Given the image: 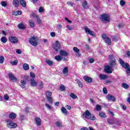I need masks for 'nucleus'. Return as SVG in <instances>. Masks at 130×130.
Returning <instances> with one entry per match:
<instances>
[{"instance_id":"obj_64","label":"nucleus","mask_w":130,"mask_h":130,"mask_svg":"<svg viewBox=\"0 0 130 130\" xmlns=\"http://www.w3.org/2000/svg\"><path fill=\"white\" fill-rule=\"evenodd\" d=\"M80 130H89V129L87 127H83L81 128Z\"/></svg>"},{"instance_id":"obj_20","label":"nucleus","mask_w":130,"mask_h":130,"mask_svg":"<svg viewBox=\"0 0 130 130\" xmlns=\"http://www.w3.org/2000/svg\"><path fill=\"white\" fill-rule=\"evenodd\" d=\"M19 3L22 7L23 8H26L27 6V3H26L25 0H20Z\"/></svg>"},{"instance_id":"obj_39","label":"nucleus","mask_w":130,"mask_h":130,"mask_svg":"<svg viewBox=\"0 0 130 130\" xmlns=\"http://www.w3.org/2000/svg\"><path fill=\"white\" fill-rule=\"evenodd\" d=\"M37 23L39 25H42V20H41V19H40V18H39V17H38V18H37Z\"/></svg>"},{"instance_id":"obj_29","label":"nucleus","mask_w":130,"mask_h":130,"mask_svg":"<svg viewBox=\"0 0 130 130\" xmlns=\"http://www.w3.org/2000/svg\"><path fill=\"white\" fill-rule=\"evenodd\" d=\"M82 7L84 9H88V3H87V1L83 2Z\"/></svg>"},{"instance_id":"obj_38","label":"nucleus","mask_w":130,"mask_h":130,"mask_svg":"<svg viewBox=\"0 0 130 130\" xmlns=\"http://www.w3.org/2000/svg\"><path fill=\"white\" fill-rule=\"evenodd\" d=\"M76 81H77V84L79 87H80V88H83V83H82V82H81V81L79 80H77Z\"/></svg>"},{"instance_id":"obj_28","label":"nucleus","mask_w":130,"mask_h":130,"mask_svg":"<svg viewBox=\"0 0 130 130\" xmlns=\"http://www.w3.org/2000/svg\"><path fill=\"white\" fill-rule=\"evenodd\" d=\"M110 66L111 68H113L116 66V62L115 61H111L110 62Z\"/></svg>"},{"instance_id":"obj_11","label":"nucleus","mask_w":130,"mask_h":130,"mask_svg":"<svg viewBox=\"0 0 130 130\" xmlns=\"http://www.w3.org/2000/svg\"><path fill=\"white\" fill-rule=\"evenodd\" d=\"M105 72L107 73V74L112 73V69L109 66H107L105 67Z\"/></svg>"},{"instance_id":"obj_58","label":"nucleus","mask_w":130,"mask_h":130,"mask_svg":"<svg viewBox=\"0 0 130 130\" xmlns=\"http://www.w3.org/2000/svg\"><path fill=\"white\" fill-rule=\"evenodd\" d=\"M123 27H124V24L123 23H120L118 25V27L119 28H123Z\"/></svg>"},{"instance_id":"obj_22","label":"nucleus","mask_w":130,"mask_h":130,"mask_svg":"<svg viewBox=\"0 0 130 130\" xmlns=\"http://www.w3.org/2000/svg\"><path fill=\"white\" fill-rule=\"evenodd\" d=\"M115 120L111 118H108L107 119V122L109 124H114Z\"/></svg>"},{"instance_id":"obj_56","label":"nucleus","mask_w":130,"mask_h":130,"mask_svg":"<svg viewBox=\"0 0 130 130\" xmlns=\"http://www.w3.org/2000/svg\"><path fill=\"white\" fill-rule=\"evenodd\" d=\"M39 13H42L43 12H44V9L42 7H40L39 9Z\"/></svg>"},{"instance_id":"obj_41","label":"nucleus","mask_w":130,"mask_h":130,"mask_svg":"<svg viewBox=\"0 0 130 130\" xmlns=\"http://www.w3.org/2000/svg\"><path fill=\"white\" fill-rule=\"evenodd\" d=\"M47 99L48 100V101L49 102V103L51 104H52L53 102H52V98H51V96H47L46 97Z\"/></svg>"},{"instance_id":"obj_53","label":"nucleus","mask_w":130,"mask_h":130,"mask_svg":"<svg viewBox=\"0 0 130 130\" xmlns=\"http://www.w3.org/2000/svg\"><path fill=\"white\" fill-rule=\"evenodd\" d=\"M73 50L75 52H80V50L77 47L73 48Z\"/></svg>"},{"instance_id":"obj_45","label":"nucleus","mask_w":130,"mask_h":130,"mask_svg":"<svg viewBox=\"0 0 130 130\" xmlns=\"http://www.w3.org/2000/svg\"><path fill=\"white\" fill-rule=\"evenodd\" d=\"M59 89L61 91H64V90H66V87L63 85H61L60 86Z\"/></svg>"},{"instance_id":"obj_60","label":"nucleus","mask_w":130,"mask_h":130,"mask_svg":"<svg viewBox=\"0 0 130 130\" xmlns=\"http://www.w3.org/2000/svg\"><path fill=\"white\" fill-rule=\"evenodd\" d=\"M89 61L90 63H93V62L95 61V60H94V59L93 58H91V59H89Z\"/></svg>"},{"instance_id":"obj_13","label":"nucleus","mask_w":130,"mask_h":130,"mask_svg":"<svg viewBox=\"0 0 130 130\" xmlns=\"http://www.w3.org/2000/svg\"><path fill=\"white\" fill-rule=\"evenodd\" d=\"M9 41L12 43H17L18 42V39L16 37H9Z\"/></svg>"},{"instance_id":"obj_62","label":"nucleus","mask_w":130,"mask_h":130,"mask_svg":"<svg viewBox=\"0 0 130 130\" xmlns=\"http://www.w3.org/2000/svg\"><path fill=\"white\" fill-rule=\"evenodd\" d=\"M24 118H25V116H24L23 115H21L20 116V119L21 120H24Z\"/></svg>"},{"instance_id":"obj_24","label":"nucleus","mask_w":130,"mask_h":130,"mask_svg":"<svg viewBox=\"0 0 130 130\" xmlns=\"http://www.w3.org/2000/svg\"><path fill=\"white\" fill-rule=\"evenodd\" d=\"M21 84L20 85V87L21 88H25V86H26V84H27V82H26L24 80H21Z\"/></svg>"},{"instance_id":"obj_36","label":"nucleus","mask_w":130,"mask_h":130,"mask_svg":"<svg viewBox=\"0 0 130 130\" xmlns=\"http://www.w3.org/2000/svg\"><path fill=\"white\" fill-rule=\"evenodd\" d=\"M1 4V6H2V7H4L5 8L8 6V3L6 1H3Z\"/></svg>"},{"instance_id":"obj_37","label":"nucleus","mask_w":130,"mask_h":130,"mask_svg":"<svg viewBox=\"0 0 130 130\" xmlns=\"http://www.w3.org/2000/svg\"><path fill=\"white\" fill-rule=\"evenodd\" d=\"M70 97H71V98H72V99H77V98H78V96L74 94V93H71L70 94Z\"/></svg>"},{"instance_id":"obj_10","label":"nucleus","mask_w":130,"mask_h":130,"mask_svg":"<svg viewBox=\"0 0 130 130\" xmlns=\"http://www.w3.org/2000/svg\"><path fill=\"white\" fill-rule=\"evenodd\" d=\"M107 99L108 101H112L113 102H115L116 99H115V96H113L111 94H108L107 95Z\"/></svg>"},{"instance_id":"obj_23","label":"nucleus","mask_w":130,"mask_h":130,"mask_svg":"<svg viewBox=\"0 0 130 130\" xmlns=\"http://www.w3.org/2000/svg\"><path fill=\"white\" fill-rule=\"evenodd\" d=\"M99 78L101 80H106V79H107L108 77L105 74H100Z\"/></svg>"},{"instance_id":"obj_2","label":"nucleus","mask_w":130,"mask_h":130,"mask_svg":"<svg viewBox=\"0 0 130 130\" xmlns=\"http://www.w3.org/2000/svg\"><path fill=\"white\" fill-rule=\"evenodd\" d=\"M28 42L33 46L38 45V39L35 36L31 37L28 40Z\"/></svg>"},{"instance_id":"obj_27","label":"nucleus","mask_w":130,"mask_h":130,"mask_svg":"<svg viewBox=\"0 0 130 130\" xmlns=\"http://www.w3.org/2000/svg\"><path fill=\"white\" fill-rule=\"evenodd\" d=\"M22 68L24 71H28L29 70V65L27 63H24L22 66Z\"/></svg>"},{"instance_id":"obj_3","label":"nucleus","mask_w":130,"mask_h":130,"mask_svg":"<svg viewBox=\"0 0 130 130\" xmlns=\"http://www.w3.org/2000/svg\"><path fill=\"white\" fill-rule=\"evenodd\" d=\"M7 126L9 128H16L18 126V125L16 123L13 122L11 119H8L7 121Z\"/></svg>"},{"instance_id":"obj_42","label":"nucleus","mask_w":130,"mask_h":130,"mask_svg":"<svg viewBox=\"0 0 130 130\" xmlns=\"http://www.w3.org/2000/svg\"><path fill=\"white\" fill-rule=\"evenodd\" d=\"M109 59H110L111 61H115V58L112 55L109 56Z\"/></svg>"},{"instance_id":"obj_32","label":"nucleus","mask_w":130,"mask_h":130,"mask_svg":"<svg viewBox=\"0 0 130 130\" xmlns=\"http://www.w3.org/2000/svg\"><path fill=\"white\" fill-rule=\"evenodd\" d=\"M1 40L3 43H6L8 41V39H7V38L6 37H3L2 38H1Z\"/></svg>"},{"instance_id":"obj_8","label":"nucleus","mask_w":130,"mask_h":130,"mask_svg":"<svg viewBox=\"0 0 130 130\" xmlns=\"http://www.w3.org/2000/svg\"><path fill=\"white\" fill-rule=\"evenodd\" d=\"M8 76L9 77V79L10 81H12V82H17L18 81V78L17 77H15L13 74H12L11 73L8 74Z\"/></svg>"},{"instance_id":"obj_17","label":"nucleus","mask_w":130,"mask_h":130,"mask_svg":"<svg viewBox=\"0 0 130 130\" xmlns=\"http://www.w3.org/2000/svg\"><path fill=\"white\" fill-rule=\"evenodd\" d=\"M62 73L65 76H68V74H69V68L68 67H66L63 69Z\"/></svg>"},{"instance_id":"obj_51","label":"nucleus","mask_w":130,"mask_h":130,"mask_svg":"<svg viewBox=\"0 0 130 130\" xmlns=\"http://www.w3.org/2000/svg\"><path fill=\"white\" fill-rule=\"evenodd\" d=\"M100 116H101V117H104V118L106 117V115H105V113L102 112L100 113Z\"/></svg>"},{"instance_id":"obj_12","label":"nucleus","mask_w":130,"mask_h":130,"mask_svg":"<svg viewBox=\"0 0 130 130\" xmlns=\"http://www.w3.org/2000/svg\"><path fill=\"white\" fill-rule=\"evenodd\" d=\"M119 61L120 64L122 66V68H127V67H129V64L127 63H124L123 60L121 59H119Z\"/></svg>"},{"instance_id":"obj_25","label":"nucleus","mask_w":130,"mask_h":130,"mask_svg":"<svg viewBox=\"0 0 130 130\" xmlns=\"http://www.w3.org/2000/svg\"><path fill=\"white\" fill-rule=\"evenodd\" d=\"M14 16H20L22 15V12L21 11H15L13 13Z\"/></svg>"},{"instance_id":"obj_21","label":"nucleus","mask_w":130,"mask_h":130,"mask_svg":"<svg viewBox=\"0 0 130 130\" xmlns=\"http://www.w3.org/2000/svg\"><path fill=\"white\" fill-rule=\"evenodd\" d=\"M18 28L21 29V30H24V29L26 28V25L24 24V23H19L18 25Z\"/></svg>"},{"instance_id":"obj_40","label":"nucleus","mask_w":130,"mask_h":130,"mask_svg":"<svg viewBox=\"0 0 130 130\" xmlns=\"http://www.w3.org/2000/svg\"><path fill=\"white\" fill-rule=\"evenodd\" d=\"M124 69H125L126 70V73L128 76H130V68L129 66L127 67L124 68Z\"/></svg>"},{"instance_id":"obj_9","label":"nucleus","mask_w":130,"mask_h":130,"mask_svg":"<svg viewBox=\"0 0 130 130\" xmlns=\"http://www.w3.org/2000/svg\"><path fill=\"white\" fill-rule=\"evenodd\" d=\"M59 55L62 57H66V56H69V54L65 50H60V51H59Z\"/></svg>"},{"instance_id":"obj_59","label":"nucleus","mask_w":130,"mask_h":130,"mask_svg":"<svg viewBox=\"0 0 130 130\" xmlns=\"http://www.w3.org/2000/svg\"><path fill=\"white\" fill-rule=\"evenodd\" d=\"M16 53H17L18 54H21L22 53V50H21V49H17L16 50Z\"/></svg>"},{"instance_id":"obj_14","label":"nucleus","mask_w":130,"mask_h":130,"mask_svg":"<svg viewBox=\"0 0 130 130\" xmlns=\"http://www.w3.org/2000/svg\"><path fill=\"white\" fill-rule=\"evenodd\" d=\"M30 85L31 87H37V82L34 79H30Z\"/></svg>"},{"instance_id":"obj_16","label":"nucleus","mask_w":130,"mask_h":130,"mask_svg":"<svg viewBox=\"0 0 130 130\" xmlns=\"http://www.w3.org/2000/svg\"><path fill=\"white\" fill-rule=\"evenodd\" d=\"M83 79L87 83H92V78L89 76H85L83 77Z\"/></svg>"},{"instance_id":"obj_1","label":"nucleus","mask_w":130,"mask_h":130,"mask_svg":"<svg viewBox=\"0 0 130 130\" xmlns=\"http://www.w3.org/2000/svg\"><path fill=\"white\" fill-rule=\"evenodd\" d=\"M83 117L87 118V119H91V120H95L96 118L94 115H92L89 110H86L82 115Z\"/></svg>"},{"instance_id":"obj_54","label":"nucleus","mask_w":130,"mask_h":130,"mask_svg":"<svg viewBox=\"0 0 130 130\" xmlns=\"http://www.w3.org/2000/svg\"><path fill=\"white\" fill-rule=\"evenodd\" d=\"M103 92L104 94H107V89H106V87H104L103 89Z\"/></svg>"},{"instance_id":"obj_44","label":"nucleus","mask_w":130,"mask_h":130,"mask_svg":"<svg viewBox=\"0 0 130 130\" xmlns=\"http://www.w3.org/2000/svg\"><path fill=\"white\" fill-rule=\"evenodd\" d=\"M122 86L124 89H128V85L126 83H123Z\"/></svg>"},{"instance_id":"obj_47","label":"nucleus","mask_w":130,"mask_h":130,"mask_svg":"<svg viewBox=\"0 0 130 130\" xmlns=\"http://www.w3.org/2000/svg\"><path fill=\"white\" fill-rule=\"evenodd\" d=\"M5 60V57L4 56H1L0 57V63H4V61Z\"/></svg>"},{"instance_id":"obj_5","label":"nucleus","mask_w":130,"mask_h":130,"mask_svg":"<svg viewBox=\"0 0 130 130\" xmlns=\"http://www.w3.org/2000/svg\"><path fill=\"white\" fill-rule=\"evenodd\" d=\"M60 43H59V42L58 41H56L55 45L53 46L52 48L54 51L58 52V50L60 49Z\"/></svg>"},{"instance_id":"obj_49","label":"nucleus","mask_w":130,"mask_h":130,"mask_svg":"<svg viewBox=\"0 0 130 130\" xmlns=\"http://www.w3.org/2000/svg\"><path fill=\"white\" fill-rule=\"evenodd\" d=\"M11 63L12 66H17V64H18V60H15L14 61H12Z\"/></svg>"},{"instance_id":"obj_31","label":"nucleus","mask_w":130,"mask_h":130,"mask_svg":"<svg viewBox=\"0 0 130 130\" xmlns=\"http://www.w3.org/2000/svg\"><path fill=\"white\" fill-rule=\"evenodd\" d=\"M61 111H62V113H64V114H68V111L65 107H62V108L61 109Z\"/></svg>"},{"instance_id":"obj_50","label":"nucleus","mask_w":130,"mask_h":130,"mask_svg":"<svg viewBox=\"0 0 130 130\" xmlns=\"http://www.w3.org/2000/svg\"><path fill=\"white\" fill-rule=\"evenodd\" d=\"M30 77L32 78V79H35V74L33 72H30L29 73Z\"/></svg>"},{"instance_id":"obj_4","label":"nucleus","mask_w":130,"mask_h":130,"mask_svg":"<svg viewBox=\"0 0 130 130\" xmlns=\"http://www.w3.org/2000/svg\"><path fill=\"white\" fill-rule=\"evenodd\" d=\"M101 20L104 23L105 22H109V21H110V16L108 14H104L101 16Z\"/></svg>"},{"instance_id":"obj_52","label":"nucleus","mask_w":130,"mask_h":130,"mask_svg":"<svg viewBox=\"0 0 130 130\" xmlns=\"http://www.w3.org/2000/svg\"><path fill=\"white\" fill-rule=\"evenodd\" d=\"M4 98L5 99V100H6V101H8V100H9V99H10V97H9L8 96V94L5 95Z\"/></svg>"},{"instance_id":"obj_57","label":"nucleus","mask_w":130,"mask_h":130,"mask_svg":"<svg viewBox=\"0 0 130 130\" xmlns=\"http://www.w3.org/2000/svg\"><path fill=\"white\" fill-rule=\"evenodd\" d=\"M120 5L121 6H124L125 5V2L124 1H121L120 2Z\"/></svg>"},{"instance_id":"obj_15","label":"nucleus","mask_w":130,"mask_h":130,"mask_svg":"<svg viewBox=\"0 0 130 130\" xmlns=\"http://www.w3.org/2000/svg\"><path fill=\"white\" fill-rule=\"evenodd\" d=\"M63 58V57H62L60 55H56L54 57V59H55V60H56V61H58V62L61 61V60H62Z\"/></svg>"},{"instance_id":"obj_33","label":"nucleus","mask_w":130,"mask_h":130,"mask_svg":"<svg viewBox=\"0 0 130 130\" xmlns=\"http://www.w3.org/2000/svg\"><path fill=\"white\" fill-rule=\"evenodd\" d=\"M46 62L47 63V64H48V66H52V64L53 63V61L49 59H47L46 60Z\"/></svg>"},{"instance_id":"obj_7","label":"nucleus","mask_w":130,"mask_h":130,"mask_svg":"<svg viewBox=\"0 0 130 130\" xmlns=\"http://www.w3.org/2000/svg\"><path fill=\"white\" fill-rule=\"evenodd\" d=\"M84 30L86 34H89V35H91V36L95 37V33H94L93 31L89 30L88 27H84Z\"/></svg>"},{"instance_id":"obj_30","label":"nucleus","mask_w":130,"mask_h":130,"mask_svg":"<svg viewBox=\"0 0 130 130\" xmlns=\"http://www.w3.org/2000/svg\"><path fill=\"white\" fill-rule=\"evenodd\" d=\"M56 125L58 127H61L62 126V123L59 121H57L56 122Z\"/></svg>"},{"instance_id":"obj_35","label":"nucleus","mask_w":130,"mask_h":130,"mask_svg":"<svg viewBox=\"0 0 130 130\" xmlns=\"http://www.w3.org/2000/svg\"><path fill=\"white\" fill-rule=\"evenodd\" d=\"M29 25L30 27H34L35 26V23H34V21L32 20H30L29 21Z\"/></svg>"},{"instance_id":"obj_61","label":"nucleus","mask_w":130,"mask_h":130,"mask_svg":"<svg viewBox=\"0 0 130 130\" xmlns=\"http://www.w3.org/2000/svg\"><path fill=\"white\" fill-rule=\"evenodd\" d=\"M50 35L52 37H55V32H51L50 33Z\"/></svg>"},{"instance_id":"obj_43","label":"nucleus","mask_w":130,"mask_h":130,"mask_svg":"<svg viewBox=\"0 0 130 130\" xmlns=\"http://www.w3.org/2000/svg\"><path fill=\"white\" fill-rule=\"evenodd\" d=\"M45 106L46 107H47V109H49V110H51V106L49 104H48L47 103H45Z\"/></svg>"},{"instance_id":"obj_46","label":"nucleus","mask_w":130,"mask_h":130,"mask_svg":"<svg viewBox=\"0 0 130 130\" xmlns=\"http://www.w3.org/2000/svg\"><path fill=\"white\" fill-rule=\"evenodd\" d=\"M44 88V85L43 84V82L42 81L41 82L39 85V89H43Z\"/></svg>"},{"instance_id":"obj_26","label":"nucleus","mask_w":130,"mask_h":130,"mask_svg":"<svg viewBox=\"0 0 130 130\" xmlns=\"http://www.w3.org/2000/svg\"><path fill=\"white\" fill-rule=\"evenodd\" d=\"M13 5L16 8H18V7H19V0H13Z\"/></svg>"},{"instance_id":"obj_34","label":"nucleus","mask_w":130,"mask_h":130,"mask_svg":"<svg viewBox=\"0 0 130 130\" xmlns=\"http://www.w3.org/2000/svg\"><path fill=\"white\" fill-rule=\"evenodd\" d=\"M52 95V92H50V91H46V97H51Z\"/></svg>"},{"instance_id":"obj_48","label":"nucleus","mask_w":130,"mask_h":130,"mask_svg":"<svg viewBox=\"0 0 130 130\" xmlns=\"http://www.w3.org/2000/svg\"><path fill=\"white\" fill-rule=\"evenodd\" d=\"M96 111H100V110H101V106L99 105H97L96 106Z\"/></svg>"},{"instance_id":"obj_6","label":"nucleus","mask_w":130,"mask_h":130,"mask_svg":"<svg viewBox=\"0 0 130 130\" xmlns=\"http://www.w3.org/2000/svg\"><path fill=\"white\" fill-rule=\"evenodd\" d=\"M102 37L107 44H108V45H111V40L107 37V36H106V35L103 34Z\"/></svg>"},{"instance_id":"obj_18","label":"nucleus","mask_w":130,"mask_h":130,"mask_svg":"<svg viewBox=\"0 0 130 130\" xmlns=\"http://www.w3.org/2000/svg\"><path fill=\"white\" fill-rule=\"evenodd\" d=\"M9 118H10L11 119H15V118H16V117H17V114H16L14 112H12L9 115Z\"/></svg>"},{"instance_id":"obj_55","label":"nucleus","mask_w":130,"mask_h":130,"mask_svg":"<svg viewBox=\"0 0 130 130\" xmlns=\"http://www.w3.org/2000/svg\"><path fill=\"white\" fill-rule=\"evenodd\" d=\"M114 123L117 125H120V124H121V122H120V121H115Z\"/></svg>"},{"instance_id":"obj_19","label":"nucleus","mask_w":130,"mask_h":130,"mask_svg":"<svg viewBox=\"0 0 130 130\" xmlns=\"http://www.w3.org/2000/svg\"><path fill=\"white\" fill-rule=\"evenodd\" d=\"M35 121L37 125L38 126L41 125V119L40 118L36 117L35 119Z\"/></svg>"},{"instance_id":"obj_63","label":"nucleus","mask_w":130,"mask_h":130,"mask_svg":"<svg viewBox=\"0 0 130 130\" xmlns=\"http://www.w3.org/2000/svg\"><path fill=\"white\" fill-rule=\"evenodd\" d=\"M66 107L69 110H71V109H72V107L70 105L66 106Z\"/></svg>"}]
</instances>
